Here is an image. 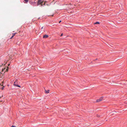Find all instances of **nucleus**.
Instances as JSON below:
<instances>
[{
	"instance_id": "obj_16",
	"label": "nucleus",
	"mask_w": 127,
	"mask_h": 127,
	"mask_svg": "<svg viewBox=\"0 0 127 127\" xmlns=\"http://www.w3.org/2000/svg\"><path fill=\"white\" fill-rule=\"evenodd\" d=\"M3 89H4V87H3L2 88V90H3Z\"/></svg>"
},
{
	"instance_id": "obj_15",
	"label": "nucleus",
	"mask_w": 127,
	"mask_h": 127,
	"mask_svg": "<svg viewBox=\"0 0 127 127\" xmlns=\"http://www.w3.org/2000/svg\"><path fill=\"white\" fill-rule=\"evenodd\" d=\"M43 27H42L41 28V29H43Z\"/></svg>"
},
{
	"instance_id": "obj_12",
	"label": "nucleus",
	"mask_w": 127,
	"mask_h": 127,
	"mask_svg": "<svg viewBox=\"0 0 127 127\" xmlns=\"http://www.w3.org/2000/svg\"><path fill=\"white\" fill-rule=\"evenodd\" d=\"M13 37V36L12 35L11 37L10 38V39H12Z\"/></svg>"
},
{
	"instance_id": "obj_11",
	"label": "nucleus",
	"mask_w": 127,
	"mask_h": 127,
	"mask_svg": "<svg viewBox=\"0 0 127 127\" xmlns=\"http://www.w3.org/2000/svg\"><path fill=\"white\" fill-rule=\"evenodd\" d=\"M8 67H7V68L6 69V70L5 71H8Z\"/></svg>"
},
{
	"instance_id": "obj_9",
	"label": "nucleus",
	"mask_w": 127,
	"mask_h": 127,
	"mask_svg": "<svg viewBox=\"0 0 127 127\" xmlns=\"http://www.w3.org/2000/svg\"><path fill=\"white\" fill-rule=\"evenodd\" d=\"M41 2V3H40V4H41V6H42L43 5V1H42Z\"/></svg>"
},
{
	"instance_id": "obj_1",
	"label": "nucleus",
	"mask_w": 127,
	"mask_h": 127,
	"mask_svg": "<svg viewBox=\"0 0 127 127\" xmlns=\"http://www.w3.org/2000/svg\"><path fill=\"white\" fill-rule=\"evenodd\" d=\"M5 68H4V69H3V68H2V70L1 71H0V78H3V74H2V73L1 72L4 71V70L5 69Z\"/></svg>"
},
{
	"instance_id": "obj_7",
	"label": "nucleus",
	"mask_w": 127,
	"mask_h": 127,
	"mask_svg": "<svg viewBox=\"0 0 127 127\" xmlns=\"http://www.w3.org/2000/svg\"><path fill=\"white\" fill-rule=\"evenodd\" d=\"M24 1L25 2H24L25 3H27L29 1L28 0H24Z\"/></svg>"
},
{
	"instance_id": "obj_3",
	"label": "nucleus",
	"mask_w": 127,
	"mask_h": 127,
	"mask_svg": "<svg viewBox=\"0 0 127 127\" xmlns=\"http://www.w3.org/2000/svg\"><path fill=\"white\" fill-rule=\"evenodd\" d=\"M103 99V97H101L99 99H97L96 100V102H99L101 101Z\"/></svg>"
},
{
	"instance_id": "obj_4",
	"label": "nucleus",
	"mask_w": 127,
	"mask_h": 127,
	"mask_svg": "<svg viewBox=\"0 0 127 127\" xmlns=\"http://www.w3.org/2000/svg\"><path fill=\"white\" fill-rule=\"evenodd\" d=\"M42 1V0H38L37 3V5H39L40 4V3H41V2Z\"/></svg>"
},
{
	"instance_id": "obj_19",
	"label": "nucleus",
	"mask_w": 127,
	"mask_h": 127,
	"mask_svg": "<svg viewBox=\"0 0 127 127\" xmlns=\"http://www.w3.org/2000/svg\"><path fill=\"white\" fill-rule=\"evenodd\" d=\"M10 65V64H8V66H9Z\"/></svg>"
},
{
	"instance_id": "obj_5",
	"label": "nucleus",
	"mask_w": 127,
	"mask_h": 127,
	"mask_svg": "<svg viewBox=\"0 0 127 127\" xmlns=\"http://www.w3.org/2000/svg\"><path fill=\"white\" fill-rule=\"evenodd\" d=\"M48 37V35H45L43 36V38H46Z\"/></svg>"
},
{
	"instance_id": "obj_17",
	"label": "nucleus",
	"mask_w": 127,
	"mask_h": 127,
	"mask_svg": "<svg viewBox=\"0 0 127 127\" xmlns=\"http://www.w3.org/2000/svg\"><path fill=\"white\" fill-rule=\"evenodd\" d=\"M61 21H60L59 22V23H61Z\"/></svg>"
},
{
	"instance_id": "obj_20",
	"label": "nucleus",
	"mask_w": 127,
	"mask_h": 127,
	"mask_svg": "<svg viewBox=\"0 0 127 127\" xmlns=\"http://www.w3.org/2000/svg\"><path fill=\"white\" fill-rule=\"evenodd\" d=\"M99 116L98 115H97V117H99Z\"/></svg>"
},
{
	"instance_id": "obj_13",
	"label": "nucleus",
	"mask_w": 127,
	"mask_h": 127,
	"mask_svg": "<svg viewBox=\"0 0 127 127\" xmlns=\"http://www.w3.org/2000/svg\"><path fill=\"white\" fill-rule=\"evenodd\" d=\"M63 35V33H62L61 34V36H62Z\"/></svg>"
},
{
	"instance_id": "obj_6",
	"label": "nucleus",
	"mask_w": 127,
	"mask_h": 127,
	"mask_svg": "<svg viewBox=\"0 0 127 127\" xmlns=\"http://www.w3.org/2000/svg\"><path fill=\"white\" fill-rule=\"evenodd\" d=\"M49 90H48V91H46L45 90V93H49Z\"/></svg>"
},
{
	"instance_id": "obj_14",
	"label": "nucleus",
	"mask_w": 127,
	"mask_h": 127,
	"mask_svg": "<svg viewBox=\"0 0 127 127\" xmlns=\"http://www.w3.org/2000/svg\"><path fill=\"white\" fill-rule=\"evenodd\" d=\"M11 127H16L14 126H11Z\"/></svg>"
},
{
	"instance_id": "obj_10",
	"label": "nucleus",
	"mask_w": 127,
	"mask_h": 127,
	"mask_svg": "<svg viewBox=\"0 0 127 127\" xmlns=\"http://www.w3.org/2000/svg\"><path fill=\"white\" fill-rule=\"evenodd\" d=\"M16 33H12V35L14 36L15 34Z\"/></svg>"
},
{
	"instance_id": "obj_2",
	"label": "nucleus",
	"mask_w": 127,
	"mask_h": 127,
	"mask_svg": "<svg viewBox=\"0 0 127 127\" xmlns=\"http://www.w3.org/2000/svg\"><path fill=\"white\" fill-rule=\"evenodd\" d=\"M17 81H15L14 83V86H17L18 87H20V86L19 85H18L17 84Z\"/></svg>"
},
{
	"instance_id": "obj_18",
	"label": "nucleus",
	"mask_w": 127,
	"mask_h": 127,
	"mask_svg": "<svg viewBox=\"0 0 127 127\" xmlns=\"http://www.w3.org/2000/svg\"><path fill=\"white\" fill-rule=\"evenodd\" d=\"M45 3H44V5H45Z\"/></svg>"
},
{
	"instance_id": "obj_8",
	"label": "nucleus",
	"mask_w": 127,
	"mask_h": 127,
	"mask_svg": "<svg viewBox=\"0 0 127 127\" xmlns=\"http://www.w3.org/2000/svg\"><path fill=\"white\" fill-rule=\"evenodd\" d=\"M95 24H99V22H97L96 23H95Z\"/></svg>"
}]
</instances>
